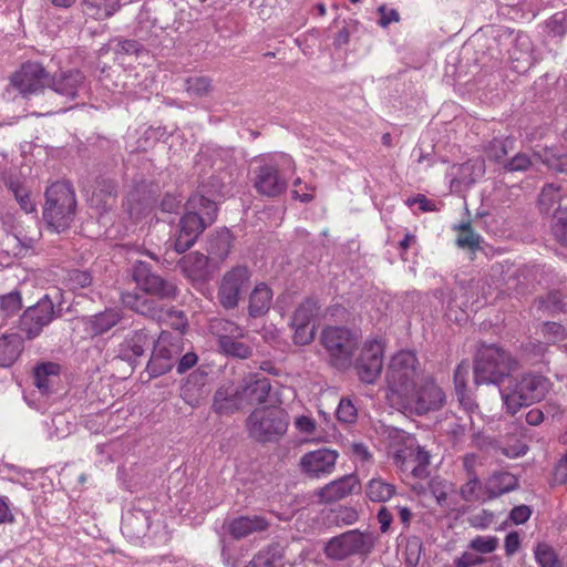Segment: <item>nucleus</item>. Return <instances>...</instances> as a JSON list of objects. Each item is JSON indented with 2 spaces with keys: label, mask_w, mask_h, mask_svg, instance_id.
I'll list each match as a JSON object with an SVG mask.
<instances>
[{
  "label": "nucleus",
  "mask_w": 567,
  "mask_h": 567,
  "mask_svg": "<svg viewBox=\"0 0 567 567\" xmlns=\"http://www.w3.org/2000/svg\"><path fill=\"white\" fill-rule=\"evenodd\" d=\"M289 414L280 405L254 409L245 421L248 436L260 444L277 443L288 431Z\"/></svg>",
  "instance_id": "f257e3e1"
},
{
  "label": "nucleus",
  "mask_w": 567,
  "mask_h": 567,
  "mask_svg": "<svg viewBox=\"0 0 567 567\" xmlns=\"http://www.w3.org/2000/svg\"><path fill=\"white\" fill-rule=\"evenodd\" d=\"M519 368V361L508 351L495 346L484 347L475 359V383L498 385Z\"/></svg>",
  "instance_id": "f03ea898"
},
{
  "label": "nucleus",
  "mask_w": 567,
  "mask_h": 567,
  "mask_svg": "<svg viewBox=\"0 0 567 567\" xmlns=\"http://www.w3.org/2000/svg\"><path fill=\"white\" fill-rule=\"evenodd\" d=\"M445 403V393L431 377L422 375L412 386L392 404L404 413L419 415L440 410Z\"/></svg>",
  "instance_id": "7ed1b4c3"
},
{
  "label": "nucleus",
  "mask_w": 567,
  "mask_h": 567,
  "mask_svg": "<svg viewBox=\"0 0 567 567\" xmlns=\"http://www.w3.org/2000/svg\"><path fill=\"white\" fill-rule=\"evenodd\" d=\"M75 208V194L68 183L56 182L47 188L43 218L52 230L61 233L69 228Z\"/></svg>",
  "instance_id": "20e7f679"
},
{
  "label": "nucleus",
  "mask_w": 567,
  "mask_h": 567,
  "mask_svg": "<svg viewBox=\"0 0 567 567\" xmlns=\"http://www.w3.org/2000/svg\"><path fill=\"white\" fill-rule=\"evenodd\" d=\"M423 375L419 359L412 351L395 353L388 365L386 400L391 405Z\"/></svg>",
  "instance_id": "39448f33"
},
{
  "label": "nucleus",
  "mask_w": 567,
  "mask_h": 567,
  "mask_svg": "<svg viewBox=\"0 0 567 567\" xmlns=\"http://www.w3.org/2000/svg\"><path fill=\"white\" fill-rule=\"evenodd\" d=\"M550 386V381L543 375L525 374L514 384L499 390V394L506 411L515 414L522 408L543 400Z\"/></svg>",
  "instance_id": "423d86ee"
},
{
  "label": "nucleus",
  "mask_w": 567,
  "mask_h": 567,
  "mask_svg": "<svg viewBox=\"0 0 567 567\" xmlns=\"http://www.w3.org/2000/svg\"><path fill=\"white\" fill-rule=\"evenodd\" d=\"M321 344L328 353L329 362L338 369H348L358 349V338L342 327H327L320 336Z\"/></svg>",
  "instance_id": "0eeeda50"
},
{
  "label": "nucleus",
  "mask_w": 567,
  "mask_h": 567,
  "mask_svg": "<svg viewBox=\"0 0 567 567\" xmlns=\"http://www.w3.org/2000/svg\"><path fill=\"white\" fill-rule=\"evenodd\" d=\"M121 299L126 308L154 320L167 321L176 318L177 322H172V324L177 330L183 329L186 326L182 311L166 308L158 301L132 292L122 293Z\"/></svg>",
  "instance_id": "6e6552de"
},
{
  "label": "nucleus",
  "mask_w": 567,
  "mask_h": 567,
  "mask_svg": "<svg viewBox=\"0 0 567 567\" xmlns=\"http://www.w3.org/2000/svg\"><path fill=\"white\" fill-rule=\"evenodd\" d=\"M372 547L373 538L370 534L353 529L331 538L324 547V553L329 558L340 560L351 555L367 554Z\"/></svg>",
  "instance_id": "1a4fd4ad"
},
{
  "label": "nucleus",
  "mask_w": 567,
  "mask_h": 567,
  "mask_svg": "<svg viewBox=\"0 0 567 567\" xmlns=\"http://www.w3.org/2000/svg\"><path fill=\"white\" fill-rule=\"evenodd\" d=\"M133 280L137 287L147 295L161 300H173L177 296V287L174 282L152 272L150 265L137 260L133 266Z\"/></svg>",
  "instance_id": "9d476101"
},
{
  "label": "nucleus",
  "mask_w": 567,
  "mask_h": 567,
  "mask_svg": "<svg viewBox=\"0 0 567 567\" xmlns=\"http://www.w3.org/2000/svg\"><path fill=\"white\" fill-rule=\"evenodd\" d=\"M250 270L246 266H237L227 271L220 281L218 300L225 309H234L247 291L250 284Z\"/></svg>",
  "instance_id": "9b49d317"
},
{
  "label": "nucleus",
  "mask_w": 567,
  "mask_h": 567,
  "mask_svg": "<svg viewBox=\"0 0 567 567\" xmlns=\"http://www.w3.org/2000/svg\"><path fill=\"white\" fill-rule=\"evenodd\" d=\"M184 338L181 332H162L154 342L151 363L157 369L158 373L169 371L184 351Z\"/></svg>",
  "instance_id": "f8f14e48"
},
{
  "label": "nucleus",
  "mask_w": 567,
  "mask_h": 567,
  "mask_svg": "<svg viewBox=\"0 0 567 567\" xmlns=\"http://www.w3.org/2000/svg\"><path fill=\"white\" fill-rule=\"evenodd\" d=\"M212 225V215L205 216L185 213L179 220V231L174 240L167 243V251L173 249L177 254H182L189 249L198 236Z\"/></svg>",
  "instance_id": "ddd939ff"
},
{
  "label": "nucleus",
  "mask_w": 567,
  "mask_h": 567,
  "mask_svg": "<svg viewBox=\"0 0 567 567\" xmlns=\"http://www.w3.org/2000/svg\"><path fill=\"white\" fill-rule=\"evenodd\" d=\"M384 346L379 340H368L363 343L357 360V372L360 380L371 384L380 377L383 367Z\"/></svg>",
  "instance_id": "4468645a"
},
{
  "label": "nucleus",
  "mask_w": 567,
  "mask_h": 567,
  "mask_svg": "<svg viewBox=\"0 0 567 567\" xmlns=\"http://www.w3.org/2000/svg\"><path fill=\"white\" fill-rule=\"evenodd\" d=\"M54 316L52 300L45 296L33 307L28 308L21 318V330L29 339L40 334L43 327L48 326Z\"/></svg>",
  "instance_id": "2eb2a0df"
},
{
  "label": "nucleus",
  "mask_w": 567,
  "mask_h": 567,
  "mask_svg": "<svg viewBox=\"0 0 567 567\" xmlns=\"http://www.w3.org/2000/svg\"><path fill=\"white\" fill-rule=\"evenodd\" d=\"M48 81L44 68L35 62L24 63L11 76V84L24 96L42 90Z\"/></svg>",
  "instance_id": "dca6fc26"
},
{
  "label": "nucleus",
  "mask_w": 567,
  "mask_h": 567,
  "mask_svg": "<svg viewBox=\"0 0 567 567\" xmlns=\"http://www.w3.org/2000/svg\"><path fill=\"white\" fill-rule=\"evenodd\" d=\"M338 457L334 450L319 449L302 455L299 466L306 475L318 478L333 472Z\"/></svg>",
  "instance_id": "f3484780"
},
{
  "label": "nucleus",
  "mask_w": 567,
  "mask_h": 567,
  "mask_svg": "<svg viewBox=\"0 0 567 567\" xmlns=\"http://www.w3.org/2000/svg\"><path fill=\"white\" fill-rule=\"evenodd\" d=\"M254 187L258 194L267 197H276L287 188V182L280 176L278 167L265 163L254 171Z\"/></svg>",
  "instance_id": "a211bd4d"
},
{
  "label": "nucleus",
  "mask_w": 567,
  "mask_h": 567,
  "mask_svg": "<svg viewBox=\"0 0 567 567\" xmlns=\"http://www.w3.org/2000/svg\"><path fill=\"white\" fill-rule=\"evenodd\" d=\"M238 388L245 406L261 405L269 396L271 383L262 374L254 373L245 377Z\"/></svg>",
  "instance_id": "6ab92c4d"
},
{
  "label": "nucleus",
  "mask_w": 567,
  "mask_h": 567,
  "mask_svg": "<svg viewBox=\"0 0 567 567\" xmlns=\"http://www.w3.org/2000/svg\"><path fill=\"white\" fill-rule=\"evenodd\" d=\"M390 437L396 466L402 471L412 472V466H414V437L398 430L392 431Z\"/></svg>",
  "instance_id": "aec40b11"
},
{
  "label": "nucleus",
  "mask_w": 567,
  "mask_h": 567,
  "mask_svg": "<svg viewBox=\"0 0 567 567\" xmlns=\"http://www.w3.org/2000/svg\"><path fill=\"white\" fill-rule=\"evenodd\" d=\"M360 483L355 475H346L332 481L319 489L318 496L323 503L338 502L359 491Z\"/></svg>",
  "instance_id": "412c9836"
},
{
  "label": "nucleus",
  "mask_w": 567,
  "mask_h": 567,
  "mask_svg": "<svg viewBox=\"0 0 567 567\" xmlns=\"http://www.w3.org/2000/svg\"><path fill=\"white\" fill-rule=\"evenodd\" d=\"M270 526V522L262 515L239 516L227 524V532L235 539L248 537L254 533H260Z\"/></svg>",
  "instance_id": "4be33fe9"
},
{
  "label": "nucleus",
  "mask_w": 567,
  "mask_h": 567,
  "mask_svg": "<svg viewBox=\"0 0 567 567\" xmlns=\"http://www.w3.org/2000/svg\"><path fill=\"white\" fill-rule=\"evenodd\" d=\"M213 408L219 414H231L245 408L239 388L233 385L220 386L214 395Z\"/></svg>",
  "instance_id": "5701e85b"
},
{
  "label": "nucleus",
  "mask_w": 567,
  "mask_h": 567,
  "mask_svg": "<svg viewBox=\"0 0 567 567\" xmlns=\"http://www.w3.org/2000/svg\"><path fill=\"white\" fill-rule=\"evenodd\" d=\"M84 83V76L79 71L62 72L52 79V89L66 99H75Z\"/></svg>",
  "instance_id": "b1692460"
},
{
  "label": "nucleus",
  "mask_w": 567,
  "mask_h": 567,
  "mask_svg": "<svg viewBox=\"0 0 567 567\" xmlns=\"http://www.w3.org/2000/svg\"><path fill=\"white\" fill-rule=\"evenodd\" d=\"M209 257L200 252H190L181 261L183 272L192 280H204L207 278Z\"/></svg>",
  "instance_id": "393cba45"
},
{
  "label": "nucleus",
  "mask_w": 567,
  "mask_h": 567,
  "mask_svg": "<svg viewBox=\"0 0 567 567\" xmlns=\"http://www.w3.org/2000/svg\"><path fill=\"white\" fill-rule=\"evenodd\" d=\"M233 245V235L228 229L217 230L208 240V257L213 261H223L229 255Z\"/></svg>",
  "instance_id": "a878e982"
},
{
  "label": "nucleus",
  "mask_w": 567,
  "mask_h": 567,
  "mask_svg": "<svg viewBox=\"0 0 567 567\" xmlns=\"http://www.w3.org/2000/svg\"><path fill=\"white\" fill-rule=\"evenodd\" d=\"M271 301V289L264 282L256 285L249 295V315L251 317L265 315L269 310Z\"/></svg>",
  "instance_id": "bb28decb"
},
{
  "label": "nucleus",
  "mask_w": 567,
  "mask_h": 567,
  "mask_svg": "<svg viewBox=\"0 0 567 567\" xmlns=\"http://www.w3.org/2000/svg\"><path fill=\"white\" fill-rule=\"evenodd\" d=\"M121 7V0H82L83 12L95 20L112 17Z\"/></svg>",
  "instance_id": "cd10ccee"
},
{
  "label": "nucleus",
  "mask_w": 567,
  "mask_h": 567,
  "mask_svg": "<svg viewBox=\"0 0 567 567\" xmlns=\"http://www.w3.org/2000/svg\"><path fill=\"white\" fill-rule=\"evenodd\" d=\"M22 351V339L18 333L0 337V367H10Z\"/></svg>",
  "instance_id": "c85d7f7f"
},
{
  "label": "nucleus",
  "mask_w": 567,
  "mask_h": 567,
  "mask_svg": "<svg viewBox=\"0 0 567 567\" xmlns=\"http://www.w3.org/2000/svg\"><path fill=\"white\" fill-rule=\"evenodd\" d=\"M563 145L567 150V130L564 132ZM534 156L542 161L548 168L567 174V152L559 153L553 148L535 151Z\"/></svg>",
  "instance_id": "c756f323"
},
{
  "label": "nucleus",
  "mask_w": 567,
  "mask_h": 567,
  "mask_svg": "<svg viewBox=\"0 0 567 567\" xmlns=\"http://www.w3.org/2000/svg\"><path fill=\"white\" fill-rule=\"evenodd\" d=\"M152 344L154 346L153 337L145 330H138L124 341L122 353L128 359L141 357Z\"/></svg>",
  "instance_id": "7c9ffc66"
},
{
  "label": "nucleus",
  "mask_w": 567,
  "mask_h": 567,
  "mask_svg": "<svg viewBox=\"0 0 567 567\" xmlns=\"http://www.w3.org/2000/svg\"><path fill=\"white\" fill-rule=\"evenodd\" d=\"M122 319L121 312L116 309H107L90 318L87 329L95 336L103 334L116 326Z\"/></svg>",
  "instance_id": "2f4dec72"
},
{
  "label": "nucleus",
  "mask_w": 567,
  "mask_h": 567,
  "mask_svg": "<svg viewBox=\"0 0 567 567\" xmlns=\"http://www.w3.org/2000/svg\"><path fill=\"white\" fill-rule=\"evenodd\" d=\"M516 486L517 478L508 472H496L486 482V489L491 497L513 491Z\"/></svg>",
  "instance_id": "473e14b6"
},
{
  "label": "nucleus",
  "mask_w": 567,
  "mask_h": 567,
  "mask_svg": "<svg viewBox=\"0 0 567 567\" xmlns=\"http://www.w3.org/2000/svg\"><path fill=\"white\" fill-rule=\"evenodd\" d=\"M282 559L284 549L276 544L257 554L245 567H285Z\"/></svg>",
  "instance_id": "72a5a7b5"
},
{
  "label": "nucleus",
  "mask_w": 567,
  "mask_h": 567,
  "mask_svg": "<svg viewBox=\"0 0 567 567\" xmlns=\"http://www.w3.org/2000/svg\"><path fill=\"white\" fill-rule=\"evenodd\" d=\"M217 205L215 200L207 198L203 194H193L186 203V212L194 215L205 216L206 214L212 215V224L217 217Z\"/></svg>",
  "instance_id": "f704fd0d"
},
{
  "label": "nucleus",
  "mask_w": 567,
  "mask_h": 567,
  "mask_svg": "<svg viewBox=\"0 0 567 567\" xmlns=\"http://www.w3.org/2000/svg\"><path fill=\"white\" fill-rule=\"evenodd\" d=\"M561 200L560 188L554 184L546 185L539 195L538 207L542 214H550L561 210L559 208Z\"/></svg>",
  "instance_id": "c9c22d12"
},
{
  "label": "nucleus",
  "mask_w": 567,
  "mask_h": 567,
  "mask_svg": "<svg viewBox=\"0 0 567 567\" xmlns=\"http://www.w3.org/2000/svg\"><path fill=\"white\" fill-rule=\"evenodd\" d=\"M365 494L370 501L383 503L395 494V486L382 478H372L367 484Z\"/></svg>",
  "instance_id": "e433bc0d"
},
{
  "label": "nucleus",
  "mask_w": 567,
  "mask_h": 567,
  "mask_svg": "<svg viewBox=\"0 0 567 567\" xmlns=\"http://www.w3.org/2000/svg\"><path fill=\"white\" fill-rule=\"evenodd\" d=\"M320 315V306L316 299L307 298L295 310L291 322L316 324V319Z\"/></svg>",
  "instance_id": "4c0bfd02"
},
{
  "label": "nucleus",
  "mask_w": 567,
  "mask_h": 567,
  "mask_svg": "<svg viewBox=\"0 0 567 567\" xmlns=\"http://www.w3.org/2000/svg\"><path fill=\"white\" fill-rule=\"evenodd\" d=\"M454 230L458 231L456 238L457 247L462 249H468L475 251L480 248L481 236L474 231L470 223H462L453 227Z\"/></svg>",
  "instance_id": "58836bf2"
},
{
  "label": "nucleus",
  "mask_w": 567,
  "mask_h": 567,
  "mask_svg": "<svg viewBox=\"0 0 567 567\" xmlns=\"http://www.w3.org/2000/svg\"><path fill=\"white\" fill-rule=\"evenodd\" d=\"M213 332L218 337L219 347L226 339L244 338L245 331L238 324L225 319H216L210 326Z\"/></svg>",
  "instance_id": "ea45409f"
},
{
  "label": "nucleus",
  "mask_w": 567,
  "mask_h": 567,
  "mask_svg": "<svg viewBox=\"0 0 567 567\" xmlns=\"http://www.w3.org/2000/svg\"><path fill=\"white\" fill-rule=\"evenodd\" d=\"M534 556L539 567H561L557 551L547 543L537 544Z\"/></svg>",
  "instance_id": "a19ab883"
},
{
  "label": "nucleus",
  "mask_w": 567,
  "mask_h": 567,
  "mask_svg": "<svg viewBox=\"0 0 567 567\" xmlns=\"http://www.w3.org/2000/svg\"><path fill=\"white\" fill-rule=\"evenodd\" d=\"M41 230L38 225H34L32 229L25 234L20 233L14 236L12 240L17 245V250L13 251L16 256H24L29 249L40 239Z\"/></svg>",
  "instance_id": "79ce46f5"
},
{
  "label": "nucleus",
  "mask_w": 567,
  "mask_h": 567,
  "mask_svg": "<svg viewBox=\"0 0 567 567\" xmlns=\"http://www.w3.org/2000/svg\"><path fill=\"white\" fill-rule=\"evenodd\" d=\"M92 207L97 210L105 212L110 209L114 204L113 187L111 185H104L103 187L95 189L90 198Z\"/></svg>",
  "instance_id": "37998d69"
},
{
  "label": "nucleus",
  "mask_w": 567,
  "mask_h": 567,
  "mask_svg": "<svg viewBox=\"0 0 567 567\" xmlns=\"http://www.w3.org/2000/svg\"><path fill=\"white\" fill-rule=\"evenodd\" d=\"M241 339L243 338L226 339L224 344L220 346V349L228 355L247 359L251 355L252 350L251 347Z\"/></svg>",
  "instance_id": "c03bdc74"
},
{
  "label": "nucleus",
  "mask_w": 567,
  "mask_h": 567,
  "mask_svg": "<svg viewBox=\"0 0 567 567\" xmlns=\"http://www.w3.org/2000/svg\"><path fill=\"white\" fill-rule=\"evenodd\" d=\"M516 45L523 49L520 54L516 53V50H513L511 53V58L513 61L522 62L520 69H527L533 64L532 56V43L527 37H518L516 40ZM519 69V65L515 66Z\"/></svg>",
  "instance_id": "a18cd8bd"
},
{
  "label": "nucleus",
  "mask_w": 567,
  "mask_h": 567,
  "mask_svg": "<svg viewBox=\"0 0 567 567\" xmlns=\"http://www.w3.org/2000/svg\"><path fill=\"white\" fill-rule=\"evenodd\" d=\"M186 91L190 95L205 96L212 91V80L207 76H193L186 81Z\"/></svg>",
  "instance_id": "49530a36"
},
{
  "label": "nucleus",
  "mask_w": 567,
  "mask_h": 567,
  "mask_svg": "<svg viewBox=\"0 0 567 567\" xmlns=\"http://www.w3.org/2000/svg\"><path fill=\"white\" fill-rule=\"evenodd\" d=\"M337 419L342 423H353L358 417V409L349 398H342L339 402Z\"/></svg>",
  "instance_id": "de8ad7c7"
},
{
  "label": "nucleus",
  "mask_w": 567,
  "mask_h": 567,
  "mask_svg": "<svg viewBox=\"0 0 567 567\" xmlns=\"http://www.w3.org/2000/svg\"><path fill=\"white\" fill-rule=\"evenodd\" d=\"M291 326L295 330L293 332V342L299 346H306L312 342L316 333V324H305V323H292Z\"/></svg>",
  "instance_id": "09e8293b"
},
{
  "label": "nucleus",
  "mask_w": 567,
  "mask_h": 567,
  "mask_svg": "<svg viewBox=\"0 0 567 567\" xmlns=\"http://www.w3.org/2000/svg\"><path fill=\"white\" fill-rule=\"evenodd\" d=\"M553 234L561 244H567V210H558L554 215Z\"/></svg>",
  "instance_id": "8fccbe9b"
},
{
  "label": "nucleus",
  "mask_w": 567,
  "mask_h": 567,
  "mask_svg": "<svg viewBox=\"0 0 567 567\" xmlns=\"http://www.w3.org/2000/svg\"><path fill=\"white\" fill-rule=\"evenodd\" d=\"M11 190L14 194L17 202L25 213H32L35 209V204L31 198L29 190L20 185H10Z\"/></svg>",
  "instance_id": "3c124183"
},
{
  "label": "nucleus",
  "mask_w": 567,
  "mask_h": 567,
  "mask_svg": "<svg viewBox=\"0 0 567 567\" xmlns=\"http://www.w3.org/2000/svg\"><path fill=\"white\" fill-rule=\"evenodd\" d=\"M429 463V453L423 450L414 440V466H412V474L416 477L422 476L424 468Z\"/></svg>",
  "instance_id": "603ef678"
},
{
  "label": "nucleus",
  "mask_w": 567,
  "mask_h": 567,
  "mask_svg": "<svg viewBox=\"0 0 567 567\" xmlns=\"http://www.w3.org/2000/svg\"><path fill=\"white\" fill-rule=\"evenodd\" d=\"M547 29L550 34L561 37L567 32V13L558 12L547 21Z\"/></svg>",
  "instance_id": "864d4df0"
},
{
  "label": "nucleus",
  "mask_w": 567,
  "mask_h": 567,
  "mask_svg": "<svg viewBox=\"0 0 567 567\" xmlns=\"http://www.w3.org/2000/svg\"><path fill=\"white\" fill-rule=\"evenodd\" d=\"M532 166V159L527 154L517 153L508 162L504 164L506 172H525Z\"/></svg>",
  "instance_id": "5fc2aeb1"
},
{
  "label": "nucleus",
  "mask_w": 567,
  "mask_h": 567,
  "mask_svg": "<svg viewBox=\"0 0 567 567\" xmlns=\"http://www.w3.org/2000/svg\"><path fill=\"white\" fill-rule=\"evenodd\" d=\"M22 307L20 293L12 291L0 298V309L8 315L18 312Z\"/></svg>",
  "instance_id": "6e6d98bb"
},
{
  "label": "nucleus",
  "mask_w": 567,
  "mask_h": 567,
  "mask_svg": "<svg viewBox=\"0 0 567 567\" xmlns=\"http://www.w3.org/2000/svg\"><path fill=\"white\" fill-rule=\"evenodd\" d=\"M497 547V539L495 537H483L477 536L470 543V548L481 553L489 554L493 553Z\"/></svg>",
  "instance_id": "4d7b16f0"
},
{
  "label": "nucleus",
  "mask_w": 567,
  "mask_h": 567,
  "mask_svg": "<svg viewBox=\"0 0 567 567\" xmlns=\"http://www.w3.org/2000/svg\"><path fill=\"white\" fill-rule=\"evenodd\" d=\"M542 331L548 342H556L565 337V329L557 322H545Z\"/></svg>",
  "instance_id": "13d9d810"
},
{
  "label": "nucleus",
  "mask_w": 567,
  "mask_h": 567,
  "mask_svg": "<svg viewBox=\"0 0 567 567\" xmlns=\"http://www.w3.org/2000/svg\"><path fill=\"white\" fill-rule=\"evenodd\" d=\"M295 427L303 435L311 436L317 430V422L307 415H299L295 419Z\"/></svg>",
  "instance_id": "bf43d9fd"
},
{
  "label": "nucleus",
  "mask_w": 567,
  "mask_h": 567,
  "mask_svg": "<svg viewBox=\"0 0 567 567\" xmlns=\"http://www.w3.org/2000/svg\"><path fill=\"white\" fill-rule=\"evenodd\" d=\"M506 144L499 140H493L486 151L487 157L495 162L503 159L506 156Z\"/></svg>",
  "instance_id": "052dcab7"
},
{
  "label": "nucleus",
  "mask_w": 567,
  "mask_h": 567,
  "mask_svg": "<svg viewBox=\"0 0 567 567\" xmlns=\"http://www.w3.org/2000/svg\"><path fill=\"white\" fill-rule=\"evenodd\" d=\"M470 371V365L466 362H461L454 372V383L456 392L466 390V380Z\"/></svg>",
  "instance_id": "680f3d73"
},
{
  "label": "nucleus",
  "mask_w": 567,
  "mask_h": 567,
  "mask_svg": "<svg viewBox=\"0 0 567 567\" xmlns=\"http://www.w3.org/2000/svg\"><path fill=\"white\" fill-rule=\"evenodd\" d=\"M467 477L468 481L461 487V495L465 501H473L481 483L477 476Z\"/></svg>",
  "instance_id": "e2e57ef3"
},
{
  "label": "nucleus",
  "mask_w": 567,
  "mask_h": 567,
  "mask_svg": "<svg viewBox=\"0 0 567 567\" xmlns=\"http://www.w3.org/2000/svg\"><path fill=\"white\" fill-rule=\"evenodd\" d=\"M566 305L565 297L558 291L550 292L547 297L546 307L554 312L565 311Z\"/></svg>",
  "instance_id": "0e129e2a"
},
{
  "label": "nucleus",
  "mask_w": 567,
  "mask_h": 567,
  "mask_svg": "<svg viewBox=\"0 0 567 567\" xmlns=\"http://www.w3.org/2000/svg\"><path fill=\"white\" fill-rule=\"evenodd\" d=\"M484 561L482 557L473 553H464L461 557L454 560L455 567H474Z\"/></svg>",
  "instance_id": "69168bd1"
},
{
  "label": "nucleus",
  "mask_w": 567,
  "mask_h": 567,
  "mask_svg": "<svg viewBox=\"0 0 567 567\" xmlns=\"http://www.w3.org/2000/svg\"><path fill=\"white\" fill-rule=\"evenodd\" d=\"M532 511L526 505L516 506L511 512V518L515 524H523L528 520Z\"/></svg>",
  "instance_id": "338daca9"
},
{
  "label": "nucleus",
  "mask_w": 567,
  "mask_h": 567,
  "mask_svg": "<svg viewBox=\"0 0 567 567\" xmlns=\"http://www.w3.org/2000/svg\"><path fill=\"white\" fill-rule=\"evenodd\" d=\"M555 481L563 484L567 481V451L565 456L559 461L554 471Z\"/></svg>",
  "instance_id": "774afa93"
}]
</instances>
